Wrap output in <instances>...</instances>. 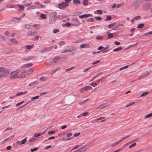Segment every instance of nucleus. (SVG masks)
I'll return each instance as SVG.
<instances>
[{"label":"nucleus","mask_w":152,"mask_h":152,"mask_svg":"<svg viewBox=\"0 0 152 152\" xmlns=\"http://www.w3.org/2000/svg\"><path fill=\"white\" fill-rule=\"evenodd\" d=\"M85 91H88L91 90L92 89V87L89 86H87L84 87Z\"/></svg>","instance_id":"20"},{"label":"nucleus","mask_w":152,"mask_h":152,"mask_svg":"<svg viewBox=\"0 0 152 152\" xmlns=\"http://www.w3.org/2000/svg\"><path fill=\"white\" fill-rule=\"evenodd\" d=\"M109 106V105H104L103 104H102V105H100L99 106V108L101 109H102L105 107H106Z\"/></svg>","instance_id":"19"},{"label":"nucleus","mask_w":152,"mask_h":152,"mask_svg":"<svg viewBox=\"0 0 152 152\" xmlns=\"http://www.w3.org/2000/svg\"><path fill=\"white\" fill-rule=\"evenodd\" d=\"M152 34V31H150L149 32H147L145 34V36H148L149 35H151Z\"/></svg>","instance_id":"64"},{"label":"nucleus","mask_w":152,"mask_h":152,"mask_svg":"<svg viewBox=\"0 0 152 152\" xmlns=\"http://www.w3.org/2000/svg\"><path fill=\"white\" fill-rule=\"evenodd\" d=\"M91 15V14H86L82 15L79 16V18H87L90 16Z\"/></svg>","instance_id":"11"},{"label":"nucleus","mask_w":152,"mask_h":152,"mask_svg":"<svg viewBox=\"0 0 152 152\" xmlns=\"http://www.w3.org/2000/svg\"><path fill=\"white\" fill-rule=\"evenodd\" d=\"M40 135V133H37V134H36V133L34 134L33 135V137H37L39 136Z\"/></svg>","instance_id":"52"},{"label":"nucleus","mask_w":152,"mask_h":152,"mask_svg":"<svg viewBox=\"0 0 152 152\" xmlns=\"http://www.w3.org/2000/svg\"><path fill=\"white\" fill-rule=\"evenodd\" d=\"M34 71V69L32 68H30L25 71L24 72H21V73L22 74H24V73H25L26 75H29L32 73Z\"/></svg>","instance_id":"7"},{"label":"nucleus","mask_w":152,"mask_h":152,"mask_svg":"<svg viewBox=\"0 0 152 152\" xmlns=\"http://www.w3.org/2000/svg\"><path fill=\"white\" fill-rule=\"evenodd\" d=\"M80 91L81 93H83L84 92V91H85V90L84 87H83L80 89Z\"/></svg>","instance_id":"57"},{"label":"nucleus","mask_w":152,"mask_h":152,"mask_svg":"<svg viewBox=\"0 0 152 152\" xmlns=\"http://www.w3.org/2000/svg\"><path fill=\"white\" fill-rule=\"evenodd\" d=\"M120 142H120V140L117 141V142H115V143H114L113 144L111 145V147H114L116 146Z\"/></svg>","instance_id":"25"},{"label":"nucleus","mask_w":152,"mask_h":152,"mask_svg":"<svg viewBox=\"0 0 152 152\" xmlns=\"http://www.w3.org/2000/svg\"><path fill=\"white\" fill-rule=\"evenodd\" d=\"M111 19V17L109 15L107 17L106 20H110Z\"/></svg>","instance_id":"47"},{"label":"nucleus","mask_w":152,"mask_h":152,"mask_svg":"<svg viewBox=\"0 0 152 152\" xmlns=\"http://www.w3.org/2000/svg\"><path fill=\"white\" fill-rule=\"evenodd\" d=\"M6 7L8 8H13L16 7L15 6H14L11 4H8L6 6Z\"/></svg>","instance_id":"21"},{"label":"nucleus","mask_w":152,"mask_h":152,"mask_svg":"<svg viewBox=\"0 0 152 152\" xmlns=\"http://www.w3.org/2000/svg\"><path fill=\"white\" fill-rule=\"evenodd\" d=\"M144 24L143 23H141L138 25L137 26V28H142L144 26Z\"/></svg>","instance_id":"33"},{"label":"nucleus","mask_w":152,"mask_h":152,"mask_svg":"<svg viewBox=\"0 0 152 152\" xmlns=\"http://www.w3.org/2000/svg\"><path fill=\"white\" fill-rule=\"evenodd\" d=\"M73 2L76 4H79L80 3L79 0H73Z\"/></svg>","instance_id":"27"},{"label":"nucleus","mask_w":152,"mask_h":152,"mask_svg":"<svg viewBox=\"0 0 152 152\" xmlns=\"http://www.w3.org/2000/svg\"><path fill=\"white\" fill-rule=\"evenodd\" d=\"M72 0H65V1L64 2L68 6H69V3Z\"/></svg>","instance_id":"38"},{"label":"nucleus","mask_w":152,"mask_h":152,"mask_svg":"<svg viewBox=\"0 0 152 152\" xmlns=\"http://www.w3.org/2000/svg\"><path fill=\"white\" fill-rule=\"evenodd\" d=\"M130 143V142H127V143H126V144H124V145H123L121 147V148H120L121 150V151L122 150L124 149L128 145H129V143Z\"/></svg>","instance_id":"16"},{"label":"nucleus","mask_w":152,"mask_h":152,"mask_svg":"<svg viewBox=\"0 0 152 152\" xmlns=\"http://www.w3.org/2000/svg\"><path fill=\"white\" fill-rule=\"evenodd\" d=\"M105 118V117H100L99 118H97L96 120H95V121H98L99 120H102V119H104Z\"/></svg>","instance_id":"54"},{"label":"nucleus","mask_w":152,"mask_h":152,"mask_svg":"<svg viewBox=\"0 0 152 152\" xmlns=\"http://www.w3.org/2000/svg\"><path fill=\"white\" fill-rule=\"evenodd\" d=\"M61 58V57L58 56H56L53 60L52 61L54 63H56Z\"/></svg>","instance_id":"13"},{"label":"nucleus","mask_w":152,"mask_h":152,"mask_svg":"<svg viewBox=\"0 0 152 152\" xmlns=\"http://www.w3.org/2000/svg\"><path fill=\"white\" fill-rule=\"evenodd\" d=\"M37 34V32L34 31H28L27 32V34L30 36H33Z\"/></svg>","instance_id":"6"},{"label":"nucleus","mask_w":152,"mask_h":152,"mask_svg":"<svg viewBox=\"0 0 152 152\" xmlns=\"http://www.w3.org/2000/svg\"><path fill=\"white\" fill-rule=\"evenodd\" d=\"M65 43V42L64 41H61L58 42V44L60 46H61V45H64Z\"/></svg>","instance_id":"40"},{"label":"nucleus","mask_w":152,"mask_h":152,"mask_svg":"<svg viewBox=\"0 0 152 152\" xmlns=\"http://www.w3.org/2000/svg\"><path fill=\"white\" fill-rule=\"evenodd\" d=\"M140 16H137L136 17H135L134 18V20H137L138 19H140Z\"/></svg>","instance_id":"53"},{"label":"nucleus","mask_w":152,"mask_h":152,"mask_svg":"<svg viewBox=\"0 0 152 152\" xmlns=\"http://www.w3.org/2000/svg\"><path fill=\"white\" fill-rule=\"evenodd\" d=\"M34 46L33 45H28L26 46V48L28 50H30L31 48H33Z\"/></svg>","instance_id":"24"},{"label":"nucleus","mask_w":152,"mask_h":152,"mask_svg":"<svg viewBox=\"0 0 152 152\" xmlns=\"http://www.w3.org/2000/svg\"><path fill=\"white\" fill-rule=\"evenodd\" d=\"M24 102V101H22V102H20L18 103V104H16L15 105L16 106V107H18V106H19V105H20L21 104H22Z\"/></svg>","instance_id":"60"},{"label":"nucleus","mask_w":152,"mask_h":152,"mask_svg":"<svg viewBox=\"0 0 152 152\" xmlns=\"http://www.w3.org/2000/svg\"><path fill=\"white\" fill-rule=\"evenodd\" d=\"M148 94V92H144L141 94V96L142 97L144 96H145L146 95H147Z\"/></svg>","instance_id":"49"},{"label":"nucleus","mask_w":152,"mask_h":152,"mask_svg":"<svg viewBox=\"0 0 152 152\" xmlns=\"http://www.w3.org/2000/svg\"><path fill=\"white\" fill-rule=\"evenodd\" d=\"M11 70V69H7L3 67H0V73H3L2 75H3V77L6 76L8 75Z\"/></svg>","instance_id":"3"},{"label":"nucleus","mask_w":152,"mask_h":152,"mask_svg":"<svg viewBox=\"0 0 152 152\" xmlns=\"http://www.w3.org/2000/svg\"><path fill=\"white\" fill-rule=\"evenodd\" d=\"M26 138H27V137H26L24 139H23L21 141V144H25L26 143Z\"/></svg>","instance_id":"30"},{"label":"nucleus","mask_w":152,"mask_h":152,"mask_svg":"<svg viewBox=\"0 0 152 152\" xmlns=\"http://www.w3.org/2000/svg\"><path fill=\"white\" fill-rule=\"evenodd\" d=\"M25 28L28 29H29L30 28H31V26H30V25L29 24L26 25L25 26Z\"/></svg>","instance_id":"59"},{"label":"nucleus","mask_w":152,"mask_h":152,"mask_svg":"<svg viewBox=\"0 0 152 152\" xmlns=\"http://www.w3.org/2000/svg\"><path fill=\"white\" fill-rule=\"evenodd\" d=\"M124 25L123 24H120L115 26L116 29L119 30L121 29V27H124Z\"/></svg>","instance_id":"12"},{"label":"nucleus","mask_w":152,"mask_h":152,"mask_svg":"<svg viewBox=\"0 0 152 152\" xmlns=\"http://www.w3.org/2000/svg\"><path fill=\"white\" fill-rule=\"evenodd\" d=\"M57 19V13L56 12L51 13L50 15L49 22L51 24L54 23Z\"/></svg>","instance_id":"2"},{"label":"nucleus","mask_w":152,"mask_h":152,"mask_svg":"<svg viewBox=\"0 0 152 152\" xmlns=\"http://www.w3.org/2000/svg\"><path fill=\"white\" fill-rule=\"evenodd\" d=\"M130 143V142H127V143H126V144H124V145H123L121 147V148H120L121 150V151L122 150L124 149L128 145H129V143Z\"/></svg>","instance_id":"18"},{"label":"nucleus","mask_w":152,"mask_h":152,"mask_svg":"<svg viewBox=\"0 0 152 152\" xmlns=\"http://www.w3.org/2000/svg\"><path fill=\"white\" fill-rule=\"evenodd\" d=\"M60 69V68H57L56 69H54L51 72V74H54L55 72L57 71L58 70H59Z\"/></svg>","instance_id":"32"},{"label":"nucleus","mask_w":152,"mask_h":152,"mask_svg":"<svg viewBox=\"0 0 152 152\" xmlns=\"http://www.w3.org/2000/svg\"><path fill=\"white\" fill-rule=\"evenodd\" d=\"M17 6L19 7L18 10L19 11H23L24 10L25 8L24 6L20 4H18Z\"/></svg>","instance_id":"10"},{"label":"nucleus","mask_w":152,"mask_h":152,"mask_svg":"<svg viewBox=\"0 0 152 152\" xmlns=\"http://www.w3.org/2000/svg\"><path fill=\"white\" fill-rule=\"evenodd\" d=\"M88 45L86 44H82L80 45V48H88Z\"/></svg>","instance_id":"26"},{"label":"nucleus","mask_w":152,"mask_h":152,"mask_svg":"<svg viewBox=\"0 0 152 152\" xmlns=\"http://www.w3.org/2000/svg\"><path fill=\"white\" fill-rule=\"evenodd\" d=\"M90 85L91 86H92L94 87H95L97 86V85L96 83H91L90 84Z\"/></svg>","instance_id":"46"},{"label":"nucleus","mask_w":152,"mask_h":152,"mask_svg":"<svg viewBox=\"0 0 152 152\" xmlns=\"http://www.w3.org/2000/svg\"><path fill=\"white\" fill-rule=\"evenodd\" d=\"M30 7H31V10L33 9H34L37 8V6H35V5H32Z\"/></svg>","instance_id":"63"},{"label":"nucleus","mask_w":152,"mask_h":152,"mask_svg":"<svg viewBox=\"0 0 152 152\" xmlns=\"http://www.w3.org/2000/svg\"><path fill=\"white\" fill-rule=\"evenodd\" d=\"M21 70L20 69H17L12 72L10 75L9 78L10 80L15 79L18 78H22L26 76L25 74H19Z\"/></svg>","instance_id":"1"},{"label":"nucleus","mask_w":152,"mask_h":152,"mask_svg":"<svg viewBox=\"0 0 152 152\" xmlns=\"http://www.w3.org/2000/svg\"><path fill=\"white\" fill-rule=\"evenodd\" d=\"M12 20L14 22H17L20 21L21 20L19 17V18H16L15 17L13 18Z\"/></svg>","instance_id":"23"},{"label":"nucleus","mask_w":152,"mask_h":152,"mask_svg":"<svg viewBox=\"0 0 152 152\" xmlns=\"http://www.w3.org/2000/svg\"><path fill=\"white\" fill-rule=\"evenodd\" d=\"M85 148V147H83L80 148L79 149L77 150V151L78 152H85L86 151V149H85L84 151L83 150Z\"/></svg>","instance_id":"14"},{"label":"nucleus","mask_w":152,"mask_h":152,"mask_svg":"<svg viewBox=\"0 0 152 152\" xmlns=\"http://www.w3.org/2000/svg\"><path fill=\"white\" fill-rule=\"evenodd\" d=\"M39 96H36L32 97L31 98V99H32V100L36 99H37L38 98H39Z\"/></svg>","instance_id":"51"},{"label":"nucleus","mask_w":152,"mask_h":152,"mask_svg":"<svg viewBox=\"0 0 152 152\" xmlns=\"http://www.w3.org/2000/svg\"><path fill=\"white\" fill-rule=\"evenodd\" d=\"M149 73L147 72H145V74L143 75V77H145L148 75H149Z\"/></svg>","instance_id":"61"},{"label":"nucleus","mask_w":152,"mask_h":152,"mask_svg":"<svg viewBox=\"0 0 152 152\" xmlns=\"http://www.w3.org/2000/svg\"><path fill=\"white\" fill-rule=\"evenodd\" d=\"M136 145V143H133V144L129 146V148H132L135 146Z\"/></svg>","instance_id":"44"},{"label":"nucleus","mask_w":152,"mask_h":152,"mask_svg":"<svg viewBox=\"0 0 152 152\" xmlns=\"http://www.w3.org/2000/svg\"><path fill=\"white\" fill-rule=\"evenodd\" d=\"M34 58V56H30L26 58H23V60H26L27 61H28L30 60H32Z\"/></svg>","instance_id":"8"},{"label":"nucleus","mask_w":152,"mask_h":152,"mask_svg":"<svg viewBox=\"0 0 152 152\" xmlns=\"http://www.w3.org/2000/svg\"><path fill=\"white\" fill-rule=\"evenodd\" d=\"M75 68V66H73L70 68L67 69H66V72H67V71H69L71 70L74 69Z\"/></svg>","instance_id":"48"},{"label":"nucleus","mask_w":152,"mask_h":152,"mask_svg":"<svg viewBox=\"0 0 152 152\" xmlns=\"http://www.w3.org/2000/svg\"><path fill=\"white\" fill-rule=\"evenodd\" d=\"M14 137V135H12V136H10V137L6 139L5 140H6L7 141L10 140L12 139Z\"/></svg>","instance_id":"35"},{"label":"nucleus","mask_w":152,"mask_h":152,"mask_svg":"<svg viewBox=\"0 0 152 152\" xmlns=\"http://www.w3.org/2000/svg\"><path fill=\"white\" fill-rule=\"evenodd\" d=\"M113 33H110L109 34H108V39H110L111 38H112L113 37Z\"/></svg>","instance_id":"37"},{"label":"nucleus","mask_w":152,"mask_h":152,"mask_svg":"<svg viewBox=\"0 0 152 152\" xmlns=\"http://www.w3.org/2000/svg\"><path fill=\"white\" fill-rule=\"evenodd\" d=\"M75 50V48L74 47H71L70 48L66 49L64 51L61 52V53H64L66 52H71L74 51Z\"/></svg>","instance_id":"5"},{"label":"nucleus","mask_w":152,"mask_h":152,"mask_svg":"<svg viewBox=\"0 0 152 152\" xmlns=\"http://www.w3.org/2000/svg\"><path fill=\"white\" fill-rule=\"evenodd\" d=\"M130 143V142H127V143H126V144H124V145H123L121 147V148H120L121 150V151L122 150L124 149L128 145H129V143Z\"/></svg>","instance_id":"17"},{"label":"nucleus","mask_w":152,"mask_h":152,"mask_svg":"<svg viewBox=\"0 0 152 152\" xmlns=\"http://www.w3.org/2000/svg\"><path fill=\"white\" fill-rule=\"evenodd\" d=\"M116 24L115 23H113L110 24L108 26V27L109 28H111Z\"/></svg>","instance_id":"36"},{"label":"nucleus","mask_w":152,"mask_h":152,"mask_svg":"<svg viewBox=\"0 0 152 152\" xmlns=\"http://www.w3.org/2000/svg\"><path fill=\"white\" fill-rule=\"evenodd\" d=\"M58 7L61 10H64L65 8L68 7V6L64 2H63L61 3H59L58 5Z\"/></svg>","instance_id":"4"},{"label":"nucleus","mask_w":152,"mask_h":152,"mask_svg":"<svg viewBox=\"0 0 152 152\" xmlns=\"http://www.w3.org/2000/svg\"><path fill=\"white\" fill-rule=\"evenodd\" d=\"M40 17L43 19H45L46 18V15L44 14H42L40 15Z\"/></svg>","instance_id":"41"},{"label":"nucleus","mask_w":152,"mask_h":152,"mask_svg":"<svg viewBox=\"0 0 152 152\" xmlns=\"http://www.w3.org/2000/svg\"><path fill=\"white\" fill-rule=\"evenodd\" d=\"M130 143V142H127V143H126V144H124V145H123L121 147V148H120L121 150V151L122 150L124 149L128 145H129V143Z\"/></svg>","instance_id":"15"},{"label":"nucleus","mask_w":152,"mask_h":152,"mask_svg":"<svg viewBox=\"0 0 152 152\" xmlns=\"http://www.w3.org/2000/svg\"><path fill=\"white\" fill-rule=\"evenodd\" d=\"M32 4L31 2H28L24 4V5L26 7H28L31 5V4Z\"/></svg>","instance_id":"34"},{"label":"nucleus","mask_w":152,"mask_h":152,"mask_svg":"<svg viewBox=\"0 0 152 152\" xmlns=\"http://www.w3.org/2000/svg\"><path fill=\"white\" fill-rule=\"evenodd\" d=\"M97 12L99 14H102L103 13L102 11L100 10H97Z\"/></svg>","instance_id":"56"},{"label":"nucleus","mask_w":152,"mask_h":152,"mask_svg":"<svg viewBox=\"0 0 152 152\" xmlns=\"http://www.w3.org/2000/svg\"><path fill=\"white\" fill-rule=\"evenodd\" d=\"M89 100V99H86L83 101L81 102H80L79 103V104L80 105H82L84 103H85V102H86L87 101H88Z\"/></svg>","instance_id":"29"},{"label":"nucleus","mask_w":152,"mask_h":152,"mask_svg":"<svg viewBox=\"0 0 152 152\" xmlns=\"http://www.w3.org/2000/svg\"><path fill=\"white\" fill-rule=\"evenodd\" d=\"M46 79V77H42L39 78V80H41L45 81Z\"/></svg>","instance_id":"55"},{"label":"nucleus","mask_w":152,"mask_h":152,"mask_svg":"<svg viewBox=\"0 0 152 152\" xmlns=\"http://www.w3.org/2000/svg\"><path fill=\"white\" fill-rule=\"evenodd\" d=\"M122 48L121 47H118V48L114 49H113V50L114 52H116L122 50Z\"/></svg>","instance_id":"31"},{"label":"nucleus","mask_w":152,"mask_h":152,"mask_svg":"<svg viewBox=\"0 0 152 152\" xmlns=\"http://www.w3.org/2000/svg\"><path fill=\"white\" fill-rule=\"evenodd\" d=\"M36 140V139L35 138H32L29 139L28 140V142H34Z\"/></svg>","instance_id":"45"},{"label":"nucleus","mask_w":152,"mask_h":152,"mask_svg":"<svg viewBox=\"0 0 152 152\" xmlns=\"http://www.w3.org/2000/svg\"><path fill=\"white\" fill-rule=\"evenodd\" d=\"M135 103V102H133L131 103L128 104L126 105V107H128L129 106H130L132 105V104H134Z\"/></svg>","instance_id":"50"},{"label":"nucleus","mask_w":152,"mask_h":152,"mask_svg":"<svg viewBox=\"0 0 152 152\" xmlns=\"http://www.w3.org/2000/svg\"><path fill=\"white\" fill-rule=\"evenodd\" d=\"M37 82V81H34L32 83H31L29 84V86H32L35 84H36Z\"/></svg>","instance_id":"42"},{"label":"nucleus","mask_w":152,"mask_h":152,"mask_svg":"<svg viewBox=\"0 0 152 152\" xmlns=\"http://www.w3.org/2000/svg\"><path fill=\"white\" fill-rule=\"evenodd\" d=\"M137 2L134 1L132 4V5L134 7H135L137 5Z\"/></svg>","instance_id":"58"},{"label":"nucleus","mask_w":152,"mask_h":152,"mask_svg":"<svg viewBox=\"0 0 152 152\" xmlns=\"http://www.w3.org/2000/svg\"><path fill=\"white\" fill-rule=\"evenodd\" d=\"M26 67H30L32 65V64L31 63H29L27 64H26Z\"/></svg>","instance_id":"62"},{"label":"nucleus","mask_w":152,"mask_h":152,"mask_svg":"<svg viewBox=\"0 0 152 152\" xmlns=\"http://www.w3.org/2000/svg\"><path fill=\"white\" fill-rule=\"evenodd\" d=\"M10 41L13 44L17 45L18 43V42L15 39L11 38L10 39Z\"/></svg>","instance_id":"9"},{"label":"nucleus","mask_w":152,"mask_h":152,"mask_svg":"<svg viewBox=\"0 0 152 152\" xmlns=\"http://www.w3.org/2000/svg\"><path fill=\"white\" fill-rule=\"evenodd\" d=\"M152 116V113H150L147 115L145 117V118H149Z\"/></svg>","instance_id":"39"},{"label":"nucleus","mask_w":152,"mask_h":152,"mask_svg":"<svg viewBox=\"0 0 152 152\" xmlns=\"http://www.w3.org/2000/svg\"><path fill=\"white\" fill-rule=\"evenodd\" d=\"M55 131L53 130L50 131L48 132V134H52L55 133Z\"/></svg>","instance_id":"43"},{"label":"nucleus","mask_w":152,"mask_h":152,"mask_svg":"<svg viewBox=\"0 0 152 152\" xmlns=\"http://www.w3.org/2000/svg\"><path fill=\"white\" fill-rule=\"evenodd\" d=\"M88 3V0H83V5H87Z\"/></svg>","instance_id":"28"},{"label":"nucleus","mask_w":152,"mask_h":152,"mask_svg":"<svg viewBox=\"0 0 152 152\" xmlns=\"http://www.w3.org/2000/svg\"><path fill=\"white\" fill-rule=\"evenodd\" d=\"M53 46H51L49 48H44L45 51V52H46L47 51L51 50V49L53 48Z\"/></svg>","instance_id":"22"}]
</instances>
